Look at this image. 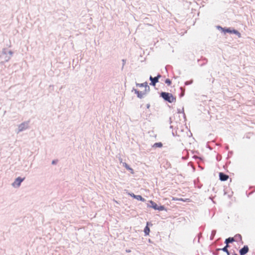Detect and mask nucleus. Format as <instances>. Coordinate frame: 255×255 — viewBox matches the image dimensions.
I'll list each match as a JSON object with an SVG mask.
<instances>
[{"label":"nucleus","mask_w":255,"mask_h":255,"mask_svg":"<svg viewBox=\"0 0 255 255\" xmlns=\"http://www.w3.org/2000/svg\"><path fill=\"white\" fill-rule=\"evenodd\" d=\"M230 34L231 35H235L238 38L241 37V33L237 30L235 29L233 27H224V38H227V34Z\"/></svg>","instance_id":"nucleus-1"},{"label":"nucleus","mask_w":255,"mask_h":255,"mask_svg":"<svg viewBox=\"0 0 255 255\" xmlns=\"http://www.w3.org/2000/svg\"><path fill=\"white\" fill-rule=\"evenodd\" d=\"M160 96L163 98L164 101L170 103L176 101V97H174L172 94L168 92H162L160 94Z\"/></svg>","instance_id":"nucleus-2"},{"label":"nucleus","mask_w":255,"mask_h":255,"mask_svg":"<svg viewBox=\"0 0 255 255\" xmlns=\"http://www.w3.org/2000/svg\"><path fill=\"white\" fill-rule=\"evenodd\" d=\"M12 54L13 52L11 50L7 51L6 49L4 48L0 55V59H3L4 62H7L10 59Z\"/></svg>","instance_id":"nucleus-3"},{"label":"nucleus","mask_w":255,"mask_h":255,"mask_svg":"<svg viewBox=\"0 0 255 255\" xmlns=\"http://www.w3.org/2000/svg\"><path fill=\"white\" fill-rule=\"evenodd\" d=\"M29 121H25L18 126V129L16 131L17 133H19L20 132H21L23 130H25L26 129H28L29 128Z\"/></svg>","instance_id":"nucleus-4"},{"label":"nucleus","mask_w":255,"mask_h":255,"mask_svg":"<svg viewBox=\"0 0 255 255\" xmlns=\"http://www.w3.org/2000/svg\"><path fill=\"white\" fill-rule=\"evenodd\" d=\"M24 180V178L18 177L16 178L14 181L12 183V186L14 187H19L21 183Z\"/></svg>","instance_id":"nucleus-5"},{"label":"nucleus","mask_w":255,"mask_h":255,"mask_svg":"<svg viewBox=\"0 0 255 255\" xmlns=\"http://www.w3.org/2000/svg\"><path fill=\"white\" fill-rule=\"evenodd\" d=\"M161 77V75L158 74L157 76L152 77L151 76L149 77V80L151 81L150 85L155 86L158 82L159 78Z\"/></svg>","instance_id":"nucleus-6"},{"label":"nucleus","mask_w":255,"mask_h":255,"mask_svg":"<svg viewBox=\"0 0 255 255\" xmlns=\"http://www.w3.org/2000/svg\"><path fill=\"white\" fill-rule=\"evenodd\" d=\"M249 251V247L247 245H245L242 248L239 250L240 255H246Z\"/></svg>","instance_id":"nucleus-7"},{"label":"nucleus","mask_w":255,"mask_h":255,"mask_svg":"<svg viewBox=\"0 0 255 255\" xmlns=\"http://www.w3.org/2000/svg\"><path fill=\"white\" fill-rule=\"evenodd\" d=\"M149 204H147V207L152 208L154 210H157L158 205L153 201L150 200L149 201Z\"/></svg>","instance_id":"nucleus-8"},{"label":"nucleus","mask_w":255,"mask_h":255,"mask_svg":"<svg viewBox=\"0 0 255 255\" xmlns=\"http://www.w3.org/2000/svg\"><path fill=\"white\" fill-rule=\"evenodd\" d=\"M132 91H134L135 94H137V97L140 99H141L143 98V95L145 94V93L140 92L138 91L137 90L133 88Z\"/></svg>","instance_id":"nucleus-9"},{"label":"nucleus","mask_w":255,"mask_h":255,"mask_svg":"<svg viewBox=\"0 0 255 255\" xmlns=\"http://www.w3.org/2000/svg\"><path fill=\"white\" fill-rule=\"evenodd\" d=\"M152 225V224L151 223H150L149 222H147L146 223V227L144 228V233L145 234V236H147V235H148L149 234V232H150V229L148 227V225Z\"/></svg>","instance_id":"nucleus-10"},{"label":"nucleus","mask_w":255,"mask_h":255,"mask_svg":"<svg viewBox=\"0 0 255 255\" xmlns=\"http://www.w3.org/2000/svg\"><path fill=\"white\" fill-rule=\"evenodd\" d=\"M136 86L137 87H144L146 89V88H148V91H149L150 90V87L147 84V82H144L143 83H141V84H139V83H136Z\"/></svg>","instance_id":"nucleus-11"},{"label":"nucleus","mask_w":255,"mask_h":255,"mask_svg":"<svg viewBox=\"0 0 255 255\" xmlns=\"http://www.w3.org/2000/svg\"><path fill=\"white\" fill-rule=\"evenodd\" d=\"M236 240H235L234 237H229L225 240L224 241V243L229 245V244L233 243L234 242H235Z\"/></svg>","instance_id":"nucleus-12"},{"label":"nucleus","mask_w":255,"mask_h":255,"mask_svg":"<svg viewBox=\"0 0 255 255\" xmlns=\"http://www.w3.org/2000/svg\"><path fill=\"white\" fill-rule=\"evenodd\" d=\"M134 199H137V200H139L142 202H145V199L142 197L140 195H136V196L134 197Z\"/></svg>","instance_id":"nucleus-13"},{"label":"nucleus","mask_w":255,"mask_h":255,"mask_svg":"<svg viewBox=\"0 0 255 255\" xmlns=\"http://www.w3.org/2000/svg\"><path fill=\"white\" fill-rule=\"evenodd\" d=\"M123 165L125 167V168L127 169V170H128L129 171H131V172L132 173V171H133V169L130 168L129 167V166L125 162H124L123 163Z\"/></svg>","instance_id":"nucleus-14"},{"label":"nucleus","mask_w":255,"mask_h":255,"mask_svg":"<svg viewBox=\"0 0 255 255\" xmlns=\"http://www.w3.org/2000/svg\"><path fill=\"white\" fill-rule=\"evenodd\" d=\"M162 146V143L160 142H156L153 145V147H161Z\"/></svg>","instance_id":"nucleus-15"},{"label":"nucleus","mask_w":255,"mask_h":255,"mask_svg":"<svg viewBox=\"0 0 255 255\" xmlns=\"http://www.w3.org/2000/svg\"><path fill=\"white\" fill-rule=\"evenodd\" d=\"M165 210V207L163 205L158 206L157 210L158 211H163Z\"/></svg>","instance_id":"nucleus-16"},{"label":"nucleus","mask_w":255,"mask_h":255,"mask_svg":"<svg viewBox=\"0 0 255 255\" xmlns=\"http://www.w3.org/2000/svg\"><path fill=\"white\" fill-rule=\"evenodd\" d=\"M216 231L215 230H213L212 231L211 235L210 236V240H212L213 239V238L216 234Z\"/></svg>","instance_id":"nucleus-17"},{"label":"nucleus","mask_w":255,"mask_h":255,"mask_svg":"<svg viewBox=\"0 0 255 255\" xmlns=\"http://www.w3.org/2000/svg\"><path fill=\"white\" fill-rule=\"evenodd\" d=\"M219 179L221 181H223V172L219 173Z\"/></svg>","instance_id":"nucleus-18"},{"label":"nucleus","mask_w":255,"mask_h":255,"mask_svg":"<svg viewBox=\"0 0 255 255\" xmlns=\"http://www.w3.org/2000/svg\"><path fill=\"white\" fill-rule=\"evenodd\" d=\"M165 83L169 86L171 84V81L169 79H166L165 81Z\"/></svg>","instance_id":"nucleus-19"},{"label":"nucleus","mask_w":255,"mask_h":255,"mask_svg":"<svg viewBox=\"0 0 255 255\" xmlns=\"http://www.w3.org/2000/svg\"><path fill=\"white\" fill-rule=\"evenodd\" d=\"M193 82V80H190V81H186V82H185V85H190V84H192Z\"/></svg>","instance_id":"nucleus-20"},{"label":"nucleus","mask_w":255,"mask_h":255,"mask_svg":"<svg viewBox=\"0 0 255 255\" xmlns=\"http://www.w3.org/2000/svg\"><path fill=\"white\" fill-rule=\"evenodd\" d=\"M181 90H182V92L180 94V96L181 97H183L184 95V93H185V90L184 88H183L182 87H181L180 88Z\"/></svg>","instance_id":"nucleus-21"},{"label":"nucleus","mask_w":255,"mask_h":255,"mask_svg":"<svg viewBox=\"0 0 255 255\" xmlns=\"http://www.w3.org/2000/svg\"><path fill=\"white\" fill-rule=\"evenodd\" d=\"M235 238H236L237 240L239 239L240 240H242V236L240 234H237L235 236Z\"/></svg>","instance_id":"nucleus-22"},{"label":"nucleus","mask_w":255,"mask_h":255,"mask_svg":"<svg viewBox=\"0 0 255 255\" xmlns=\"http://www.w3.org/2000/svg\"><path fill=\"white\" fill-rule=\"evenodd\" d=\"M216 27L217 28V29L220 30L221 31L222 33L223 32V27H222L221 26H220V25H217L216 26Z\"/></svg>","instance_id":"nucleus-23"},{"label":"nucleus","mask_w":255,"mask_h":255,"mask_svg":"<svg viewBox=\"0 0 255 255\" xmlns=\"http://www.w3.org/2000/svg\"><path fill=\"white\" fill-rule=\"evenodd\" d=\"M229 178V175L224 174V181H227Z\"/></svg>","instance_id":"nucleus-24"},{"label":"nucleus","mask_w":255,"mask_h":255,"mask_svg":"<svg viewBox=\"0 0 255 255\" xmlns=\"http://www.w3.org/2000/svg\"><path fill=\"white\" fill-rule=\"evenodd\" d=\"M224 253H226L227 255H230V253L228 250H226V248L224 247Z\"/></svg>","instance_id":"nucleus-25"},{"label":"nucleus","mask_w":255,"mask_h":255,"mask_svg":"<svg viewBox=\"0 0 255 255\" xmlns=\"http://www.w3.org/2000/svg\"><path fill=\"white\" fill-rule=\"evenodd\" d=\"M222 159V156L221 155H217V160H221Z\"/></svg>","instance_id":"nucleus-26"},{"label":"nucleus","mask_w":255,"mask_h":255,"mask_svg":"<svg viewBox=\"0 0 255 255\" xmlns=\"http://www.w3.org/2000/svg\"><path fill=\"white\" fill-rule=\"evenodd\" d=\"M122 62H123L122 69H123L124 66L125 64H126V60L125 59H123Z\"/></svg>","instance_id":"nucleus-27"},{"label":"nucleus","mask_w":255,"mask_h":255,"mask_svg":"<svg viewBox=\"0 0 255 255\" xmlns=\"http://www.w3.org/2000/svg\"><path fill=\"white\" fill-rule=\"evenodd\" d=\"M128 194L132 197H133V198H134V197L136 196V195H134L133 193H128Z\"/></svg>","instance_id":"nucleus-28"},{"label":"nucleus","mask_w":255,"mask_h":255,"mask_svg":"<svg viewBox=\"0 0 255 255\" xmlns=\"http://www.w3.org/2000/svg\"><path fill=\"white\" fill-rule=\"evenodd\" d=\"M233 154L232 151H229L228 155V158L230 157V156H231Z\"/></svg>","instance_id":"nucleus-29"},{"label":"nucleus","mask_w":255,"mask_h":255,"mask_svg":"<svg viewBox=\"0 0 255 255\" xmlns=\"http://www.w3.org/2000/svg\"><path fill=\"white\" fill-rule=\"evenodd\" d=\"M229 247H230V246H229V245H227V244H226V246H224V247H225V248H226V250H228V248Z\"/></svg>","instance_id":"nucleus-30"},{"label":"nucleus","mask_w":255,"mask_h":255,"mask_svg":"<svg viewBox=\"0 0 255 255\" xmlns=\"http://www.w3.org/2000/svg\"><path fill=\"white\" fill-rule=\"evenodd\" d=\"M56 160H53L52 161V164H56Z\"/></svg>","instance_id":"nucleus-31"},{"label":"nucleus","mask_w":255,"mask_h":255,"mask_svg":"<svg viewBox=\"0 0 255 255\" xmlns=\"http://www.w3.org/2000/svg\"><path fill=\"white\" fill-rule=\"evenodd\" d=\"M220 250L223 251V249H217L216 252H218V251H219Z\"/></svg>","instance_id":"nucleus-32"},{"label":"nucleus","mask_w":255,"mask_h":255,"mask_svg":"<svg viewBox=\"0 0 255 255\" xmlns=\"http://www.w3.org/2000/svg\"><path fill=\"white\" fill-rule=\"evenodd\" d=\"M149 107H150V104H147L146 105V108H147V109H149Z\"/></svg>","instance_id":"nucleus-33"},{"label":"nucleus","mask_w":255,"mask_h":255,"mask_svg":"<svg viewBox=\"0 0 255 255\" xmlns=\"http://www.w3.org/2000/svg\"><path fill=\"white\" fill-rule=\"evenodd\" d=\"M177 200H179V201H184L183 199L182 198H180V199H176Z\"/></svg>","instance_id":"nucleus-34"},{"label":"nucleus","mask_w":255,"mask_h":255,"mask_svg":"<svg viewBox=\"0 0 255 255\" xmlns=\"http://www.w3.org/2000/svg\"><path fill=\"white\" fill-rule=\"evenodd\" d=\"M149 92V91H148V88H146H146H145V92H144V93H146V92Z\"/></svg>","instance_id":"nucleus-35"},{"label":"nucleus","mask_w":255,"mask_h":255,"mask_svg":"<svg viewBox=\"0 0 255 255\" xmlns=\"http://www.w3.org/2000/svg\"><path fill=\"white\" fill-rule=\"evenodd\" d=\"M233 255H238L237 254H236L235 252H234Z\"/></svg>","instance_id":"nucleus-36"},{"label":"nucleus","mask_w":255,"mask_h":255,"mask_svg":"<svg viewBox=\"0 0 255 255\" xmlns=\"http://www.w3.org/2000/svg\"><path fill=\"white\" fill-rule=\"evenodd\" d=\"M226 148L227 149H228V146H226Z\"/></svg>","instance_id":"nucleus-37"},{"label":"nucleus","mask_w":255,"mask_h":255,"mask_svg":"<svg viewBox=\"0 0 255 255\" xmlns=\"http://www.w3.org/2000/svg\"><path fill=\"white\" fill-rule=\"evenodd\" d=\"M226 194V192L224 191V195H225Z\"/></svg>","instance_id":"nucleus-38"},{"label":"nucleus","mask_w":255,"mask_h":255,"mask_svg":"<svg viewBox=\"0 0 255 255\" xmlns=\"http://www.w3.org/2000/svg\"><path fill=\"white\" fill-rule=\"evenodd\" d=\"M172 135H173V136H174V135H175L174 133L173 132H172Z\"/></svg>","instance_id":"nucleus-39"}]
</instances>
